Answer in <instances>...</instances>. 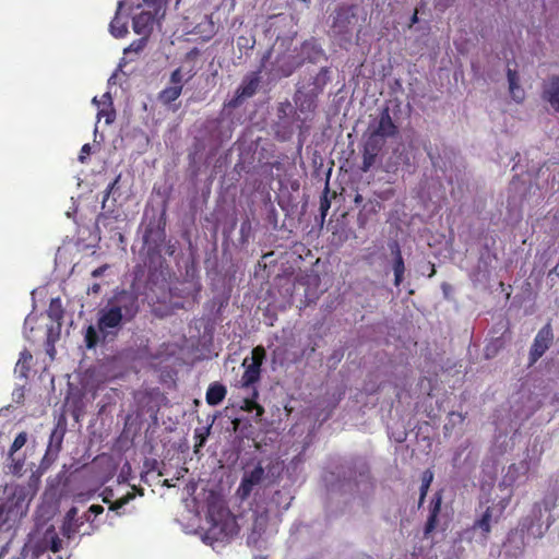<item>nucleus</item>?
Masks as SVG:
<instances>
[{"label": "nucleus", "mask_w": 559, "mask_h": 559, "mask_svg": "<svg viewBox=\"0 0 559 559\" xmlns=\"http://www.w3.org/2000/svg\"><path fill=\"white\" fill-rule=\"evenodd\" d=\"M330 81V68L322 67L316 75H310L298 82L293 99L297 109L306 115L305 120L317 111L319 96Z\"/></svg>", "instance_id": "f257e3e1"}, {"label": "nucleus", "mask_w": 559, "mask_h": 559, "mask_svg": "<svg viewBox=\"0 0 559 559\" xmlns=\"http://www.w3.org/2000/svg\"><path fill=\"white\" fill-rule=\"evenodd\" d=\"M510 503V498H503L497 503L487 506L474 520L471 530L479 531L481 539L486 543L489 539L492 524H497Z\"/></svg>", "instance_id": "f03ea898"}, {"label": "nucleus", "mask_w": 559, "mask_h": 559, "mask_svg": "<svg viewBox=\"0 0 559 559\" xmlns=\"http://www.w3.org/2000/svg\"><path fill=\"white\" fill-rule=\"evenodd\" d=\"M250 361L246 358L242 362L245 371L241 376V384L250 386L260 380L261 366L265 359L266 353L263 346L259 345L252 349Z\"/></svg>", "instance_id": "7ed1b4c3"}, {"label": "nucleus", "mask_w": 559, "mask_h": 559, "mask_svg": "<svg viewBox=\"0 0 559 559\" xmlns=\"http://www.w3.org/2000/svg\"><path fill=\"white\" fill-rule=\"evenodd\" d=\"M219 519L216 520L211 514L213 525L209 533L212 534L217 540H228L238 535L239 526L229 511H222L218 513Z\"/></svg>", "instance_id": "20e7f679"}, {"label": "nucleus", "mask_w": 559, "mask_h": 559, "mask_svg": "<svg viewBox=\"0 0 559 559\" xmlns=\"http://www.w3.org/2000/svg\"><path fill=\"white\" fill-rule=\"evenodd\" d=\"M260 80V71L247 74L236 90L234 97L225 103V107L238 108L246 99L252 97L259 88Z\"/></svg>", "instance_id": "39448f33"}, {"label": "nucleus", "mask_w": 559, "mask_h": 559, "mask_svg": "<svg viewBox=\"0 0 559 559\" xmlns=\"http://www.w3.org/2000/svg\"><path fill=\"white\" fill-rule=\"evenodd\" d=\"M369 129L370 136L384 142L386 138H394L399 134V128L392 120L388 106L381 109L378 120Z\"/></svg>", "instance_id": "423d86ee"}, {"label": "nucleus", "mask_w": 559, "mask_h": 559, "mask_svg": "<svg viewBox=\"0 0 559 559\" xmlns=\"http://www.w3.org/2000/svg\"><path fill=\"white\" fill-rule=\"evenodd\" d=\"M109 304L124 317V322L132 321L140 310L139 298L132 292L121 290Z\"/></svg>", "instance_id": "0eeeda50"}, {"label": "nucleus", "mask_w": 559, "mask_h": 559, "mask_svg": "<svg viewBox=\"0 0 559 559\" xmlns=\"http://www.w3.org/2000/svg\"><path fill=\"white\" fill-rule=\"evenodd\" d=\"M554 340L550 323L544 325L536 334L530 350V365H534L549 348Z\"/></svg>", "instance_id": "6e6552de"}, {"label": "nucleus", "mask_w": 559, "mask_h": 559, "mask_svg": "<svg viewBox=\"0 0 559 559\" xmlns=\"http://www.w3.org/2000/svg\"><path fill=\"white\" fill-rule=\"evenodd\" d=\"M67 431V424L63 417H60L57 421L53 430L50 433L47 450L44 456V461L53 462L59 452L62 449L63 438Z\"/></svg>", "instance_id": "1a4fd4ad"}, {"label": "nucleus", "mask_w": 559, "mask_h": 559, "mask_svg": "<svg viewBox=\"0 0 559 559\" xmlns=\"http://www.w3.org/2000/svg\"><path fill=\"white\" fill-rule=\"evenodd\" d=\"M355 19L354 7L340 5L334 12L331 27L335 34L345 35L350 32Z\"/></svg>", "instance_id": "9d476101"}, {"label": "nucleus", "mask_w": 559, "mask_h": 559, "mask_svg": "<svg viewBox=\"0 0 559 559\" xmlns=\"http://www.w3.org/2000/svg\"><path fill=\"white\" fill-rule=\"evenodd\" d=\"M265 475V471L261 463H259L252 471L249 473H246L240 481V485L238 487L237 493L241 499H247L252 490L253 487L259 485Z\"/></svg>", "instance_id": "9b49d317"}, {"label": "nucleus", "mask_w": 559, "mask_h": 559, "mask_svg": "<svg viewBox=\"0 0 559 559\" xmlns=\"http://www.w3.org/2000/svg\"><path fill=\"white\" fill-rule=\"evenodd\" d=\"M384 145V141H379L374 136L368 135L364 143L362 165L360 169L368 171L376 163L377 156Z\"/></svg>", "instance_id": "f8f14e48"}, {"label": "nucleus", "mask_w": 559, "mask_h": 559, "mask_svg": "<svg viewBox=\"0 0 559 559\" xmlns=\"http://www.w3.org/2000/svg\"><path fill=\"white\" fill-rule=\"evenodd\" d=\"M124 321V317L114 306H108L100 311L98 318V329L102 332H108L109 329H117Z\"/></svg>", "instance_id": "ddd939ff"}, {"label": "nucleus", "mask_w": 559, "mask_h": 559, "mask_svg": "<svg viewBox=\"0 0 559 559\" xmlns=\"http://www.w3.org/2000/svg\"><path fill=\"white\" fill-rule=\"evenodd\" d=\"M542 98L550 105V107L559 112V76L551 75L543 83Z\"/></svg>", "instance_id": "4468645a"}, {"label": "nucleus", "mask_w": 559, "mask_h": 559, "mask_svg": "<svg viewBox=\"0 0 559 559\" xmlns=\"http://www.w3.org/2000/svg\"><path fill=\"white\" fill-rule=\"evenodd\" d=\"M442 499H443L442 491L439 490L433 495V497L430 501L429 515H428L427 522L424 527V536L425 537H428L437 527L438 516L441 511Z\"/></svg>", "instance_id": "2eb2a0df"}, {"label": "nucleus", "mask_w": 559, "mask_h": 559, "mask_svg": "<svg viewBox=\"0 0 559 559\" xmlns=\"http://www.w3.org/2000/svg\"><path fill=\"white\" fill-rule=\"evenodd\" d=\"M157 14L155 11L151 9L150 11H144L139 13L133 17V31L138 35H147L150 34L153 23L155 21Z\"/></svg>", "instance_id": "dca6fc26"}, {"label": "nucleus", "mask_w": 559, "mask_h": 559, "mask_svg": "<svg viewBox=\"0 0 559 559\" xmlns=\"http://www.w3.org/2000/svg\"><path fill=\"white\" fill-rule=\"evenodd\" d=\"M391 252L394 255L393 271H394V285L400 286L403 282L405 264L402 257L401 248L396 241L391 245Z\"/></svg>", "instance_id": "f3484780"}, {"label": "nucleus", "mask_w": 559, "mask_h": 559, "mask_svg": "<svg viewBox=\"0 0 559 559\" xmlns=\"http://www.w3.org/2000/svg\"><path fill=\"white\" fill-rule=\"evenodd\" d=\"M507 78L509 83V92L511 94V97L516 103H522L525 98V92L523 87L520 85L519 81V74L515 70L508 67L507 69Z\"/></svg>", "instance_id": "a211bd4d"}, {"label": "nucleus", "mask_w": 559, "mask_h": 559, "mask_svg": "<svg viewBox=\"0 0 559 559\" xmlns=\"http://www.w3.org/2000/svg\"><path fill=\"white\" fill-rule=\"evenodd\" d=\"M227 394V389L219 382H213L209 385L205 394V401L210 406L221 404Z\"/></svg>", "instance_id": "6ab92c4d"}, {"label": "nucleus", "mask_w": 559, "mask_h": 559, "mask_svg": "<svg viewBox=\"0 0 559 559\" xmlns=\"http://www.w3.org/2000/svg\"><path fill=\"white\" fill-rule=\"evenodd\" d=\"M112 497H114V490L106 488L103 492V501L105 503L109 504L110 511H118L135 498V492L130 491V492L126 493L123 497L117 499L115 502H111Z\"/></svg>", "instance_id": "aec40b11"}, {"label": "nucleus", "mask_w": 559, "mask_h": 559, "mask_svg": "<svg viewBox=\"0 0 559 559\" xmlns=\"http://www.w3.org/2000/svg\"><path fill=\"white\" fill-rule=\"evenodd\" d=\"M123 7V1L118 2V8L116 11V15L109 24V32L116 38H122L128 34V25L127 22L121 20L119 14Z\"/></svg>", "instance_id": "412c9836"}, {"label": "nucleus", "mask_w": 559, "mask_h": 559, "mask_svg": "<svg viewBox=\"0 0 559 559\" xmlns=\"http://www.w3.org/2000/svg\"><path fill=\"white\" fill-rule=\"evenodd\" d=\"M33 360V355L28 349H24L20 353V358L15 365V373L19 374L20 378L26 379L28 377V372L31 370V364Z\"/></svg>", "instance_id": "4be33fe9"}, {"label": "nucleus", "mask_w": 559, "mask_h": 559, "mask_svg": "<svg viewBox=\"0 0 559 559\" xmlns=\"http://www.w3.org/2000/svg\"><path fill=\"white\" fill-rule=\"evenodd\" d=\"M182 93V90L180 86H167L165 88H163L159 93H158V100L165 105V106H169L170 104H173L176 99H178L180 97Z\"/></svg>", "instance_id": "5701e85b"}, {"label": "nucleus", "mask_w": 559, "mask_h": 559, "mask_svg": "<svg viewBox=\"0 0 559 559\" xmlns=\"http://www.w3.org/2000/svg\"><path fill=\"white\" fill-rule=\"evenodd\" d=\"M63 313L64 311L60 298H52L47 310L48 317L60 325Z\"/></svg>", "instance_id": "b1692460"}, {"label": "nucleus", "mask_w": 559, "mask_h": 559, "mask_svg": "<svg viewBox=\"0 0 559 559\" xmlns=\"http://www.w3.org/2000/svg\"><path fill=\"white\" fill-rule=\"evenodd\" d=\"M432 480H433L432 471L431 469L424 471V473L421 475V485H420V489H419L420 492H419L418 507L423 506Z\"/></svg>", "instance_id": "393cba45"}, {"label": "nucleus", "mask_w": 559, "mask_h": 559, "mask_svg": "<svg viewBox=\"0 0 559 559\" xmlns=\"http://www.w3.org/2000/svg\"><path fill=\"white\" fill-rule=\"evenodd\" d=\"M293 497L288 491L276 490L272 497L274 502L280 509L287 510L292 503Z\"/></svg>", "instance_id": "a878e982"}, {"label": "nucleus", "mask_w": 559, "mask_h": 559, "mask_svg": "<svg viewBox=\"0 0 559 559\" xmlns=\"http://www.w3.org/2000/svg\"><path fill=\"white\" fill-rule=\"evenodd\" d=\"M85 345L88 349L94 348L98 343V333L93 325H88L84 336Z\"/></svg>", "instance_id": "bb28decb"}, {"label": "nucleus", "mask_w": 559, "mask_h": 559, "mask_svg": "<svg viewBox=\"0 0 559 559\" xmlns=\"http://www.w3.org/2000/svg\"><path fill=\"white\" fill-rule=\"evenodd\" d=\"M27 441V433L25 431H22L17 433V436L14 438L11 448H10V455H13L16 451H19L21 448L25 445Z\"/></svg>", "instance_id": "cd10ccee"}, {"label": "nucleus", "mask_w": 559, "mask_h": 559, "mask_svg": "<svg viewBox=\"0 0 559 559\" xmlns=\"http://www.w3.org/2000/svg\"><path fill=\"white\" fill-rule=\"evenodd\" d=\"M329 186L326 185L325 188H324V191L320 198V212H321V216L322 218H324L328 214V211L330 210L331 207V201L328 197L329 194Z\"/></svg>", "instance_id": "c85d7f7f"}, {"label": "nucleus", "mask_w": 559, "mask_h": 559, "mask_svg": "<svg viewBox=\"0 0 559 559\" xmlns=\"http://www.w3.org/2000/svg\"><path fill=\"white\" fill-rule=\"evenodd\" d=\"M82 524H83V521H81L80 523L64 521V523L62 525V534L66 537L71 538L78 532L79 526Z\"/></svg>", "instance_id": "c756f323"}, {"label": "nucleus", "mask_w": 559, "mask_h": 559, "mask_svg": "<svg viewBox=\"0 0 559 559\" xmlns=\"http://www.w3.org/2000/svg\"><path fill=\"white\" fill-rule=\"evenodd\" d=\"M169 83L171 86H180L183 88V76L180 68L175 69L170 73Z\"/></svg>", "instance_id": "7c9ffc66"}, {"label": "nucleus", "mask_w": 559, "mask_h": 559, "mask_svg": "<svg viewBox=\"0 0 559 559\" xmlns=\"http://www.w3.org/2000/svg\"><path fill=\"white\" fill-rule=\"evenodd\" d=\"M146 45V39L145 38H141V39H138V40H134L132 41L128 48L124 49V53H128V52H140L141 50H143V48L145 47Z\"/></svg>", "instance_id": "2f4dec72"}, {"label": "nucleus", "mask_w": 559, "mask_h": 559, "mask_svg": "<svg viewBox=\"0 0 559 559\" xmlns=\"http://www.w3.org/2000/svg\"><path fill=\"white\" fill-rule=\"evenodd\" d=\"M257 397H258V391L254 389L253 393H252V397L243 400L242 409L246 412H252L258 405V402L255 401Z\"/></svg>", "instance_id": "473e14b6"}, {"label": "nucleus", "mask_w": 559, "mask_h": 559, "mask_svg": "<svg viewBox=\"0 0 559 559\" xmlns=\"http://www.w3.org/2000/svg\"><path fill=\"white\" fill-rule=\"evenodd\" d=\"M49 544H50L49 548L53 552V555H58V552L60 551V549L62 547V540L59 538V536L57 534H53L50 537Z\"/></svg>", "instance_id": "72a5a7b5"}, {"label": "nucleus", "mask_w": 559, "mask_h": 559, "mask_svg": "<svg viewBox=\"0 0 559 559\" xmlns=\"http://www.w3.org/2000/svg\"><path fill=\"white\" fill-rule=\"evenodd\" d=\"M144 3L155 11V14H159V12L163 10L165 0H144Z\"/></svg>", "instance_id": "f704fd0d"}, {"label": "nucleus", "mask_w": 559, "mask_h": 559, "mask_svg": "<svg viewBox=\"0 0 559 559\" xmlns=\"http://www.w3.org/2000/svg\"><path fill=\"white\" fill-rule=\"evenodd\" d=\"M120 178H121V175H118L115 178V180L111 183L108 185V187H107V189L105 191V194H104V199H103V207H105L106 201L108 200L109 195L111 194V192L115 190V188L119 183Z\"/></svg>", "instance_id": "c9c22d12"}, {"label": "nucleus", "mask_w": 559, "mask_h": 559, "mask_svg": "<svg viewBox=\"0 0 559 559\" xmlns=\"http://www.w3.org/2000/svg\"><path fill=\"white\" fill-rule=\"evenodd\" d=\"M76 515H78V509L75 507H72L67 512L64 521L80 523L79 520L76 519Z\"/></svg>", "instance_id": "e433bc0d"}, {"label": "nucleus", "mask_w": 559, "mask_h": 559, "mask_svg": "<svg viewBox=\"0 0 559 559\" xmlns=\"http://www.w3.org/2000/svg\"><path fill=\"white\" fill-rule=\"evenodd\" d=\"M98 118H100L102 116H105L106 117V123H111L114 120H115V111L111 110V111H105V110H100L98 111L97 114Z\"/></svg>", "instance_id": "4c0bfd02"}, {"label": "nucleus", "mask_w": 559, "mask_h": 559, "mask_svg": "<svg viewBox=\"0 0 559 559\" xmlns=\"http://www.w3.org/2000/svg\"><path fill=\"white\" fill-rule=\"evenodd\" d=\"M91 145L88 143L84 144L81 148V152H80V156H79V160L81 163H84L85 162V155H88L91 153Z\"/></svg>", "instance_id": "58836bf2"}, {"label": "nucleus", "mask_w": 559, "mask_h": 559, "mask_svg": "<svg viewBox=\"0 0 559 559\" xmlns=\"http://www.w3.org/2000/svg\"><path fill=\"white\" fill-rule=\"evenodd\" d=\"M104 512V508L100 504H92L88 508V513H92L94 516H97Z\"/></svg>", "instance_id": "ea45409f"}, {"label": "nucleus", "mask_w": 559, "mask_h": 559, "mask_svg": "<svg viewBox=\"0 0 559 559\" xmlns=\"http://www.w3.org/2000/svg\"><path fill=\"white\" fill-rule=\"evenodd\" d=\"M109 266L107 264L100 265L92 272L93 277L102 276Z\"/></svg>", "instance_id": "a19ab883"}, {"label": "nucleus", "mask_w": 559, "mask_h": 559, "mask_svg": "<svg viewBox=\"0 0 559 559\" xmlns=\"http://www.w3.org/2000/svg\"><path fill=\"white\" fill-rule=\"evenodd\" d=\"M88 293L98 294L100 292V285L95 283L87 289Z\"/></svg>", "instance_id": "79ce46f5"}, {"label": "nucleus", "mask_w": 559, "mask_h": 559, "mask_svg": "<svg viewBox=\"0 0 559 559\" xmlns=\"http://www.w3.org/2000/svg\"><path fill=\"white\" fill-rule=\"evenodd\" d=\"M253 411H255V417H258V418L262 417V415L264 414V408L259 403Z\"/></svg>", "instance_id": "37998d69"}, {"label": "nucleus", "mask_w": 559, "mask_h": 559, "mask_svg": "<svg viewBox=\"0 0 559 559\" xmlns=\"http://www.w3.org/2000/svg\"><path fill=\"white\" fill-rule=\"evenodd\" d=\"M247 228H250V222L248 219L241 224L240 231L242 235L245 234V231H247Z\"/></svg>", "instance_id": "c03bdc74"}, {"label": "nucleus", "mask_w": 559, "mask_h": 559, "mask_svg": "<svg viewBox=\"0 0 559 559\" xmlns=\"http://www.w3.org/2000/svg\"><path fill=\"white\" fill-rule=\"evenodd\" d=\"M103 100H104V103H105V102H108V103H109V105H111V104H112V100H111V95H110V93H108V92H107V93H105V94L103 95Z\"/></svg>", "instance_id": "a18cd8bd"}, {"label": "nucleus", "mask_w": 559, "mask_h": 559, "mask_svg": "<svg viewBox=\"0 0 559 559\" xmlns=\"http://www.w3.org/2000/svg\"><path fill=\"white\" fill-rule=\"evenodd\" d=\"M132 489L135 490L139 496H143L144 495V489L143 488H136L135 486H132Z\"/></svg>", "instance_id": "49530a36"}, {"label": "nucleus", "mask_w": 559, "mask_h": 559, "mask_svg": "<svg viewBox=\"0 0 559 559\" xmlns=\"http://www.w3.org/2000/svg\"><path fill=\"white\" fill-rule=\"evenodd\" d=\"M288 106H289L288 104H286V105L282 104L281 107L278 108V111L285 114V109Z\"/></svg>", "instance_id": "de8ad7c7"}, {"label": "nucleus", "mask_w": 559, "mask_h": 559, "mask_svg": "<svg viewBox=\"0 0 559 559\" xmlns=\"http://www.w3.org/2000/svg\"><path fill=\"white\" fill-rule=\"evenodd\" d=\"M354 201L355 203H360L362 201V197L360 194H357Z\"/></svg>", "instance_id": "09e8293b"}, {"label": "nucleus", "mask_w": 559, "mask_h": 559, "mask_svg": "<svg viewBox=\"0 0 559 559\" xmlns=\"http://www.w3.org/2000/svg\"><path fill=\"white\" fill-rule=\"evenodd\" d=\"M300 1L306 3V4H309L311 2V0H300Z\"/></svg>", "instance_id": "8fccbe9b"}, {"label": "nucleus", "mask_w": 559, "mask_h": 559, "mask_svg": "<svg viewBox=\"0 0 559 559\" xmlns=\"http://www.w3.org/2000/svg\"><path fill=\"white\" fill-rule=\"evenodd\" d=\"M416 21H417V13H415V14L413 15V22H416Z\"/></svg>", "instance_id": "3c124183"}, {"label": "nucleus", "mask_w": 559, "mask_h": 559, "mask_svg": "<svg viewBox=\"0 0 559 559\" xmlns=\"http://www.w3.org/2000/svg\"><path fill=\"white\" fill-rule=\"evenodd\" d=\"M93 103H94V104H96V105H98V104H99V102L97 100V98H96V97H94V98H93Z\"/></svg>", "instance_id": "603ef678"}, {"label": "nucleus", "mask_w": 559, "mask_h": 559, "mask_svg": "<svg viewBox=\"0 0 559 559\" xmlns=\"http://www.w3.org/2000/svg\"><path fill=\"white\" fill-rule=\"evenodd\" d=\"M481 509H483V503L480 502L476 512H478V510H481Z\"/></svg>", "instance_id": "864d4df0"}, {"label": "nucleus", "mask_w": 559, "mask_h": 559, "mask_svg": "<svg viewBox=\"0 0 559 559\" xmlns=\"http://www.w3.org/2000/svg\"><path fill=\"white\" fill-rule=\"evenodd\" d=\"M164 484H165L166 486H170V485H169V481H168L167 479L164 481Z\"/></svg>", "instance_id": "5fc2aeb1"}, {"label": "nucleus", "mask_w": 559, "mask_h": 559, "mask_svg": "<svg viewBox=\"0 0 559 559\" xmlns=\"http://www.w3.org/2000/svg\"><path fill=\"white\" fill-rule=\"evenodd\" d=\"M254 559H264V558H254Z\"/></svg>", "instance_id": "6e6d98bb"}]
</instances>
